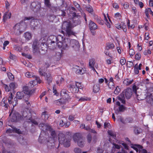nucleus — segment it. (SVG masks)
Instances as JSON below:
<instances>
[{
	"label": "nucleus",
	"instance_id": "nucleus-1",
	"mask_svg": "<svg viewBox=\"0 0 153 153\" xmlns=\"http://www.w3.org/2000/svg\"><path fill=\"white\" fill-rule=\"evenodd\" d=\"M39 127L43 131L45 128L46 130L49 131V132L51 134V137L49 138V140H48L47 144L48 148L50 149H54V147L55 148H58L59 145L58 144L56 145V144L54 143L55 139L57 138L55 131L49 125L41 123L39 124Z\"/></svg>",
	"mask_w": 153,
	"mask_h": 153
},
{
	"label": "nucleus",
	"instance_id": "nucleus-2",
	"mask_svg": "<svg viewBox=\"0 0 153 153\" xmlns=\"http://www.w3.org/2000/svg\"><path fill=\"white\" fill-rule=\"evenodd\" d=\"M50 37L51 38L53 37V39H56V42L58 48L61 50L66 49L68 47V44L67 43H68L70 41V39L68 38H65L63 40V37L60 35H58L56 36H51Z\"/></svg>",
	"mask_w": 153,
	"mask_h": 153
},
{
	"label": "nucleus",
	"instance_id": "nucleus-3",
	"mask_svg": "<svg viewBox=\"0 0 153 153\" xmlns=\"http://www.w3.org/2000/svg\"><path fill=\"white\" fill-rule=\"evenodd\" d=\"M7 99L10 105H13V108L16 106L17 104V100L15 97L13 99L12 97V94L11 92L10 93V95L7 97H4L1 101V105L2 106L4 107V110H7L9 106L7 102Z\"/></svg>",
	"mask_w": 153,
	"mask_h": 153
},
{
	"label": "nucleus",
	"instance_id": "nucleus-4",
	"mask_svg": "<svg viewBox=\"0 0 153 153\" xmlns=\"http://www.w3.org/2000/svg\"><path fill=\"white\" fill-rule=\"evenodd\" d=\"M26 27V25L23 22L16 24L13 27L14 33L16 35H19L24 32Z\"/></svg>",
	"mask_w": 153,
	"mask_h": 153
},
{
	"label": "nucleus",
	"instance_id": "nucleus-5",
	"mask_svg": "<svg viewBox=\"0 0 153 153\" xmlns=\"http://www.w3.org/2000/svg\"><path fill=\"white\" fill-rule=\"evenodd\" d=\"M132 95V90L130 88H127L124 90L118 97L119 100H120L123 104L125 103L124 100L125 97L127 99L130 98Z\"/></svg>",
	"mask_w": 153,
	"mask_h": 153
},
{
	"label": "nucleus",
	"instance_id": "nucleus-6",
	"mask_svg": "<svg viewBox=\"0 0 153 153\" xmlns=\"http://www.w3.org/2000/svg\"><path fill=\"white\" fill-rule=\"evenodd\" d=\"M66 26L65 31L66 32V35L69 36L71 35L75 36L76 33L74 32L72 29V28L73 27L71 26V24L69 22L66 21L64 22L63 24L62 27H64V26Z\"/></svg>",
	"mask_w": 153,
	"mask_h": 153
},
{
	"label": "nucleus",
	"instance_id": "nucleus-7",
	"mask_svg": "<svg viewBox=\"0 0 153 153\" xmlns=\"http://www.w3.org/2000/svg\"><path fill=\"white\" fill-rule=\"evenodd\" d=\"M9 118H10V121L12 122H16L25 118L22 115V117H21L17 112L14 111L13 109L11 112L10 114Z\"/></svg>",
	"mask_w": 153,
	"mask_h": 153
},
{
	"label": "nucleus",
	"instance_id": "nucleus-8",
	"mask_svg": "<svg viewBox=\"0 0 153 153\" xmlns=\"http://www.w3.org/2000/svg\"><path fill=\"white\" fill-rule=\"evenodd\" d=\"M74 142H77L78 146L80 147L84 146L85 144V140L79 134H76L73 136Z\"/></svg>",
	"mask_w": 153,
	"mask_h": 153
},
{
	"label": "nucleus",
	"instance_id": "nucleus-9",
	"mask_svg": "<svg viewBox=\"0 0 153 153\" xmlns=\"http://www.w3.org/2000/svg\"><path fill=\"white\" fill-rule=\"evenodd\" d=\"M23 20L24 22L26 21H29V22H30V25L34 28H35L36 27H37L39 25V21L35 19L32 16L25 17Z\"/></svg>",
	"mask_w": 153,
	"mask_h": 153
},
{
	"label": "nucleus",
	"instance_id": "nucleus-10",
	"mask_svg": "<svg viewBox=\"0 0 153 153\" xmlns=\"http://www.w3.org/2000/svg\"><path fill=\"white\" fill-rule=\"evenodd\" d=\"M22 116L25 118V119L27 120V121L29 122H31L35 125L38 124L37 122L32 120L31 113L29 110L27 109V111H23L22 113Z\"/></svg>",
	"mask_w": 153,
	"mask_h": 153
},
{
	"label": "nucleus",
	"instance_id": "nucleus-11",
	"mask_svg": "<svg viewBox=\"0 0 153 153\" xmlns=\"http://www.w3.org/2000/svg\"><path fill=\"white\" fill-rule=\"evenodd\" d=\"M67 43L68 44V47L70 45V47L73 48V49L75 51H77L79 50V43L77 40L75 39L70 40L69 43Z\"/></svg>",
	"mask_w": 153,
	"mask_h": 153
},
{
	"label": "nucleus",
	"instance_id": "nucleus-12",
	"mask_svg": "<svg viewBox=\"0 0 153 153\" xmlns=\"http://www.w3.org/2000/svg\"><path fill=\"white\" fill-rule=\"evenodd\" d=\"M146 97L147 102L151 104H153V99L152 97V94L153 92L151 89H147L146 91Z\"/></svg>",
	"mask_w": 153,
	"mask_h": 153
},
{
	"label": "nucleus",
	"instance_id": "nucleus-13",
	"mask_svg": "<svg viewBox=\"0 0 153 153\" xmlns=\"http://www.w3.org/2000/svg\"><path fill=\"white\" fill-rule=\"evenodd\" d=\"M73 16L72 22H69L71 24V26L74 27L80 24V21L79 19V18L80 17V16H76V14L75 13H73Z\"/></svg>",
	"mask_w": 153,
	"mask_h": 153
},
{
	"label": "nucleus",
	"instance_id": "nucleus-14",
	"mask_svg": "<svg viewBox=\"0 0 153 153\" xmlns=\"http://www.w3.org/2000/svg\"><path fill=\"white\" fill-rule=\"evenodd\" d=\"M105 83L108 85V88L110 89H113L114 88V79L112 77H111L108 80L106 78H104Z\"/></svg>",
	"mask_w": 153,
	"mask_h": 153
},
{
	"label": "nucleus",
	"instance_id": "nucleus-15",
	"mask_svg": "<svg viewBox=\"0 0 153 153\" xmlns=\"http://www.w3.org/2000/svg\"><path fill=\"white\" fill-rule=\"evenodd\" d=\"M39 72L40 75L42 76H45L46 80L47 81L49 84L51 82L52 80V77L50 74L48 72H47L46 73H44L43 74L42 69L41 68L39 69Z\"/></svg>",
	"mask_w": 153,
	"mask_h": 153
},
{
	"label": "nucleus",
	"instance_id": "nucleus-16",
	"mask_svg": "<svg viewBox=\"0 0 153 153\" xmlns=\"http://www.w3.org/2000/svg\"><path fill=\"white\" fill-rule=\"evenodd\" d=\"M41 7L40 3L38 1H34L31 4L30 7L34 11H37L39 10Z\"/></svg>",
	"mask_w": 153,
	"mask_h": 153
},
{
	"label": "nucleus",
	"instance_id": "nucleus-17",
	"mask_svg": "<svg viewBox=\"0 0 153 153\" xmlns=\"http://www.w3.org/2000/svg\"><path fill=\"white\" fill-rule=\"evenodd\" d=\"M70 125V123L67 121L65 118H62L59 121V125L62 127L65 126L66 128L68 127Z\"/></svg>",
	"mask_w": 153,
	"mask_h": 153
},
{
	"label": "nucleus",
	"instance_id": "nucleus-18",
	"mask_svg": "<svg viewBox=\"0 0 153 153\" xmlns=\"http://www.w3.org/2000/svg\"><path fill=\"white\" fill-rule=\"evenodd\" d=\"M39 44H38L37 40H35L32 45V48L33 52L34 53H37L39 52V49L40 46H39Z\"/></svg>",
	"mask_w": 153,
	"mask_h": 153
},
{
	"label": "nucleus",
	"instance_id": "nucleus-19",
	"mask_svg": "<svg viewBox=\"0 0 153 153\" xmlns=\"http://www.w3.org/2000/svg\"><path fill=\"white\" fill-rule=\"evenodd\" d=\"M12 129L9 128L6 131V133L9 134L10 135H12L10 134L13 133L15 132L19 134L21 133V131L19 129H18L14 127H12Z\"/></svg>",
	"mask_w": 153,
	"mask_h": 153
},
{
	"label": "nucleus",
	"instance_id": "nucleus-20",
	"mask_svg": "<svg viewBox=\"0 0 153 153\" xmlns=\"http://www.w3.org/2000/svg\"><path fill=\"white\" fill-rule=\"evenodd\" d=\"M70 88V90L72 93H77L78 91V88L77 87V84L76 83L71 84Z\"/></svg>",
	"mask_w": 153,
	"mask_h": 153
},
{
	"label": "nucleus",
	"instance_id": "nucleus-21",
	"mask_svg": "<svg viewBox=\"0 0 153 153\" xmlns=\"http://www.w3.org/2000/svg\"><path fill=\"white\" fill-rule=\"evenodd\" d=\"M23 92L24 94H26L28 95H31L33 91L32 90H30L28 86H24L23 87Z\"/></svg>",
	"mask_w": 153,
	"mask_h": 153
},
{
	"label": "nucleus",
	"instance_id": "nucleus-22",
	"mask_svg": "<svg viewBox=\"0 0 153 153\" xmlns=\"http://www.w3.org/2000/svg\"><path fill=\"white\" fill-rule=\"evenodd\" d=\"M58 140L59 143L62 144L65 141V135L62 133H59L58 135Z\"/></svg>",
	"mask_w": 153,
	"mask_h": 153
},
{
	"label": "nucleus",
	"instance_id": "nucleus-23",
	"mask_svg": "<svg viewBox=\"0 0 153 153\" xmlns=\"http://www.w3.org/2000/svg\"><path fill=\"white\" fill-rule=\"evenodd\" d=\"M60 94L63 97V98L67 101L70 100V97L68 94H67V91L65 89H63L61 91Z\"/></svg>",
	"mask_w": 153,
	"mask_h": 153
},
{
	"label": "nucleus",
	"instance_id": "nucleus-24",
	"mask_svg": "<svg viewBox=\"0 0 153 153\" xmlns=\"http://www.w3.org/2000/svg\"><path fill=\"white\" fill-rule=\"evenodd\" d=\"M88 26L90 30H95L97 28V25L91 20L90 21Z\"/></svg>",
	"mask_w": 153,
	"mask_h": 153
},
{
	"label": "nucleus",
	"instance_id": "nucleus-25",
	"mask_svg": "<svg viewBox=\"0 0 153 153\" xmlns=\"http://www.w3.org/2000/svg\"><path fill=\"white\" fill-rule=\"evenodd\" d=\"M95 63V60L94 59H89V63L90 68H91L93 71H95L97 74H98V73L96 71L94 68V65Z\"/></svg>",
	"mask_w": 153,
	"mask_h": 153
},
{
	"label": "nucleus",
	"instance_id": "nucleus-26",
	"mask_svg": "<svg viewBox=\"0 0 153 153\" xmlns=\"http://www.w3.org/2000/svg\"><path fill=\"white\" fill-rule=\"evenodd\" d=\"M68 102V101L64 99H61L56 100L55 103L57 105H60L62 104L66 103Z\"/></svg>",
	"mask_w": 153,
	"mask_h": 153
},
{
	"label": "nucleus",
	"instance_id": "nucleus-27",
	"mask_svg": "<svg viewBox=\"0 0 153 153\" xmlns=\"http://www.w3.org/2000/svg\"><path fill=\"white\" fill-rule=\"evenodd\" d=\"M86 69L85 68L78 66V68L76 71V73L80 74H83L86 72Z\"/></svg>",
	"mask_w": 153,
	"mask_h": 153
},
{
	"label": "nucleus",
	"instance_id": "nucleus-28",
	"mask_svg": "<svg viewBox=\"0 0 153 153\" xmlns=\"http://www.w3.org/2000/svg\"><path fill=\"white\" fill-rule=\"evenodd\" d=\"M24 36L26 40L28 41L31 39L32 35L30 33L27 32L25 33Z\"/></svg>",
	"mask_w": 153,
	"mask_h": 153
},
{
	"label": "nucleus",
	"instance_id": "nucleus-29",
	"mask_svg": "<svg viewBox=\"0 0 153 153\" xmlns=\"http://www.w3.org/2000/svg\"><path fill=\"white\" fill-rule=\"evenodd\" d=\"M11 13L9 12H6L3 16V21L5 22L7 19H9L11 18Z\"/></svg>",
	"mask_w": 153,
	"mask_h": 153
},
{
	"label": "nucleus",
	"instance_id": "nucleus-30",
	"mask_svg": "<svg viewBox=\"0 0 153 153\" xmlns=\"http://www.w3.org/2000/svg\"><path fill=\"white\" fill-rule=\"evenodd\" d=\"M24 97V92H18L16 94V99H21Z\"/></svg>",
	"mask_w": 153,
	"mask_h": 153
},
{
	"label": "nucleus",
	"instance_id": "nucleus-31",
	"mask_svg": "<svg viewBox=\"0 0 153 153\" xmlns=\"http://www.w3.org/2000/svg\"><path fill=\"white\" fill-rule=\"evenodd\" d=\"M62 50L61 49V51ZM62 56V51L61 52H57L56 53L54 56V59L56 60H59Z\"/></svg>",
	"mask_w": 153,
	"mask_h": 153
},
{
	"label": "nucleus",
	"instance_id": "nucleus-32",
	"mask_svg": "<svg viewBox=\"0 0 153 153\" xmlns=\"http://www.w3.org/2000/svg\"><path fill=\"white\" fill-rule=\"evenodd\" d=\"M114 109L115 110V113L117 115L119 111H123L125 109V108L123 105H122L119 106V111L117 110H116L115 107L114 108Z\"/></svg>",
	"mask_w": 153,
	"mask_h": 153
},
{
	"label": "nucleus",
	"instance_id": "nucleus-33",
	"mask_svg": "<svg viewBox=\"0 0 153 153\" xmlns=\"http://www.w3.org/2000/svg\"><path fill=\"white\" fill-rule=\"evenodd\" d=\"M13 49L17 51L20 52L22 50L21 46L18 45H15L13 46Z\"/></svg>",
	"mask_w": 153,
	"mask_h": 153
},
{
	"label": "nucleus",
	"instance_id": "nucleus-34",
	"mask_svg": "<svg viewBox=\"0 0 153 153\" xmlns=\"http://www.w3.org/2000/svg\"><path fill=\"white\" fill-rule=\"evenodd\" d=\"M71 139H66L65 141L62 144L64 146L66 147H69L70 145Z\"/></svg>",
	"mask_w": 153,
	"mask_h": 153
},
{
	"label": "nucleus",
	"instance_id": "nucleus-35",
	"mask_svg": "<svg viewBox=\"0 0 153 153\" xmlns=\"http://www.w3.org/2000/svg\"><path fill=\"white\" fill-rule=\"evenodd\" d=\"M108 132L109 135L111 137L115 139L116 135L115 132L111 130H108Z\"/></svg>",
	"mask_w": 153,
	"mask_h": 153
},
{
	"label": "nucleus",
	"instance_id": "nucleus-36",
	"mask_svg": "<svg viewBox=\"0 0 153 153\" xmlns=\"http://www.w3.org/2000/svg\"><path fill=\"white\" fill-rule=\"evenodd\" d=\"M100 87L99 85H95L93 88V91L94 92L96 93L98 92L100 90Z\"/></svg>",
	"mask_w": 153,
	"mask_h": 153
},
{
	"label": "nucleus",
	"instance_id": "nucleus-37",
	"mask_svg": "<svg viewBox=\"0 0 153 153\" xmlns=\"http://www.w3.org/2000/svg\"><path fill=\"white\" fill-rule=\"evenodd\" d=\"M86 10L89 13H92L93 12V9L92 7L90 5H88L85 7Z\"/></svg>",
	"mask_w": 153,
	"mask_h": 153
},
{
	"label": "nucleus",
	"instance_id": "nucleus-38",
	"mask_svg": "<svg viewBox=\"0 0 153 153\" xmlns=\"http://www.w3.org/2000/svg\"><path fill=\"white\" fill-rule=\"evenodd\" d=\"M133 79H126L123 81V83L124 84L127 85H128L131 84L132 82Z\"/></svg>",
	"mask_w": 153,
	"mask_h": 153
},
{
	"label": "nucleus",
	"instance_id": "nucleus-39",
	"mask_svg": "<svg viewBox=\"0 0 153 153\" xmlns=\"http://www.w3.org/2000/svg\"><path fill=\"white\" fill-rule=\"evenodd\" d=\"M114 47V45L113 43H108L107 44L106 48L108 49H112Z\"/></svg>",
	"mask_w": 153,
	"mask_h": 153
},
{
	"label": "nucleus",
	"instance_id": "nucleus-40",
	"mask_svg": "<svg viewBox=\"0 0 153 153\" xmlns=\"http://www.w3.org/2000/svg\"><path fill=\"white\" fill-rule=\"evenodd\" d=\"M42 118L44 119L45 120H48L49 117L48 114H46V112H42Z\"/></svg>",
	"mask_w": 153,
	"mask_h": 153
},
{
	"label": "nucleus",
	"instance_id": "nucleus-41",
	"mask_svg": "<svg viewBox=\"0 0 153 153\" xmlns=\"http://www.w3.org/2000/svg\"><path fill=\"white\" fill-rule=\"evenodd\" d=\"M91 100V98H88L86 97H81L80 99L79 100V101L80 102H83L85 101H88Z\"/></svg>",
	"mask_w": 153,
	"mask_h": 153
},
{
	"label": "nucleus",
	"instance_id": "nucleus-42",
	"mask_svg": "<svg viewBox=\"0 0 153 153\" xmlns=\"http://www.w3.org/2000/svg\"><path fill=\"white\" fill-rule=\"evenodd\" d=\"M33 73L27 72L25 74V76L27 78H30L31 77H34L35 76L33 74Z\"/></svg>",
	"mask_w": 153,
	"mask_h": 153
},
{
	"label": "nucleus",
	"instance_id": "nucleus-43",
	"mask_svg": "<svg viewBox=\"0 0 153 153\" xmlns=\"http://www.w3.org/2000/svg\"><path fill=\"white\" fill-rule=\"evenodd\" d=\"M16 84L15 82L11 83L9 84V87L11 90H14L16 88Z\"/></svg>",
	"mask_w": 153,
	"mask_h": 153
},
{
	"label": "nucleus",
	"instance_id": "nucleus-44",
	"mask_svg": "<svg viewBox=\"0 0 153 153\" xmlns=\"http://www.w3.org/2000/svg\"><path fill=\"white\" fill-rule=\"evenodd\" d=\"M7 75L9 79L11 80H13L14 79V76L13 74L10 73L8 72L7 73Z\"/></svg>",
	"mask_w": 153,
	"mask_h": 153
},
{
	"label": "nucleus",
	"instance_id": "nucleus-45",
	"mask_svg": "<svg viewBox=\"0 0 153 153\" xmlns=\"http://www.w3.org/2000/svg\"><path fill=\"white\" fill-rule=\"evenodd\" d=\"M36 84V82L35 80H32L30 81L29 82V85L30 87L32 88L35 86Z\"/></svg>",
	"mask_w": 153,
	"mask_h": 153
},
{
	"label": "nucleus",
	"instance_id": "nucleus-46",
	"mask_svg": "<svg viewBox=\"0 0 153 153\" xmlns=\"http://www.w3.org/2000/svg\"><path fill=\"white\" fill-rule=\"evenodd\" d=\"M4 88L5 89V90L6 92H9L11 90V89H10V88L6 84H4Z\"/></svg>",
	"mask_w": 153,
	"mask_h": 153
},
{
	"label": "nucleus",
	"instance_id": "nucleus-47",
	"mask_svg": "<svg viewBox=\"0 0 153 153\" xmlns=\"http://www.w3.org/2000/svg\"><path fill=\"white\" fill-rule=\"evenodd\" d=\"M109 50L106 49H105L104 51L105 54L107 56H109V57L112 58V57L111 54L110 53L109 51Z\"/></svg>",
	"mask_w": 153,
	"mask_h": 153
},
{
	"label": "nucleus",
	"instance_id": "nucleus-48",
	"mask_svg": "<svg viewBox=\"0 0 153 153\" xmlns=\"http://www.w3.org/2000/svg\"><path fill=\"white\" fill-rule=\"evenodd\" d=\"M139 69L138 68V65L136 64L134 67V73L136 74H138L139 73Z\"/></svg>",
	"mask_w": 153,
	"mask_h": 153
},
{
	"label": "nucleus",
	"instance_id": "nucleus-49",
	"mask_svg": "<svg viewBox=\"0 0 153 153\" xmlns=\"http://www.w3.org/2000/svg\"><path fill=\"white\" fill-rule=\"evenodd\" d=\"M135 58L137 60H139L141 57V54L140 53H137L135 56Z\"/></svg>",
	"mask_w": 153,
	"mask_h": 153
},
{
	"label": "nucleus",
	"instance_id": "nucleus-50",
	"mask_svg": "<svg viewBox=\"0 0 153 153\" xmlns=\"http://www.w3.org/2000/svg\"><path fill=\"white\" fill-rule=\"evenodd\" d=\"M135 53L134 50L132 49H131L129 51V54L130 56L132 57Z\"/></svg>",
	"mask_w": 153,
	"mask_h": 153
},
{
	"label": "nucleus",
	"instance_id": "nucleus-51",
	"mask_svg": "<svg viewBox=\"0 0 153 153\" xmlns=\"http://www.w3.org/2000/svg\"><path fill=\"white\" fill-rule=\"evenodd\" d=\"M143 53L145 55H147L151 54V51L150 49H149L148 50H145L143 52Z\"/></svg>",
	"mask_w": 153,
	"mask_h": 153
},
{
	"label": "nucleus",
	"instance_id": "nucleus-52",
	"mask_svg": "<svg viewBox=\"0 0 153 153\" xmlns=\"http://www.w3.org/2000/svg\"><path fill=\"white\" fill-rule=\"evenodd\" d=\"M120 89L118 86H117L114 91V93L115 94H118L120 91Z\"/></svg>",
	"mask_w": 153,
	"mask_h": 153
},
{
	"label": "nucleus",
	"instance_id": "nucleus-53",
	"mask_svg": "<svg viewBox=\"0 0 153 153\" xmlns=\"http://www.w3.org/2000/svg\"><path fill=\"white\" fill-rule=\"evenodd\" d=\"M45 4L47 7L50 8L51 4L49 0H45Z\"/></svg>",
	"mask_w": 153,
	"mask_h": 153
},
{
	"label": "nucleus",
	"instance_id": "nucleus-54",
	"mask_svg": "<svg viewBox=\"0 0 153 153\" xmlns=\"http://www.w3.org/2000/svg\"><path fill=\"white\" fill-rule=\"evenodd\" d=\"M121 29H123L124 32H126L127 31V28L125 24L123 23L122 24Z\"/></svg>",
	"mask_w": 153,
	"mask_h": 153
},
{
	"label": "nucleus",
	"instance_id": "nucleus-55",
	"mask_svg": "<svg viewBox=\"0 0 153 153\" xmlns=\"http://www.w3.org/2000/svg\"><path fill=\"white\" fill-rule=\"evenodd\" d=\"M113 148H114L118 149H120V148L121 146L120 145H117L114 143H113Z\"/></svg>",
	"mask_w": 153,
	"mask_h": 153
},
{
	"label": "nucleus",
	"instance_id": "nucleus-56",
	"mask_svg": "<svg viewBox=\"0 0 153 153\" xmlns=\"http://www.w3.org/2000/svg\"><path fill=\"white\" fill-rule=\"evenodd\" d=\"M120 64L122 65H124V64H125L126 62V60L123 57L120 60Z\"/></svg>",
	"mask_w": 153,
	"mask_h": 153
},
{
	"label": "nucleus",
	"instance_id": "nucleus-57",
	"mask_svg": "<svg viewBox=\"0 0 153 153\" xmlns=\"http://www.w3.org/2000/svg\"><path fill=\"white\" fill-rule=\"evenodd\" d=\"M104 128H110L111 127V125L110 123H109L105 122L104 123Z\"/></svg>",
	"mask_w": 153,
	"mask_h": 153
},
{
	"label": "nucleus",
	"instance_id": "nucleus-58",
	"mask_svg": "<svg viewBox=\"0 0 153 153\" xmlns=\"http://www.w3.org/2000/svg\"><path fill=\"white\" fill-rule=\"evenodd\" d=\"M127 65L128 67L131 68L133 65V63L132 61H129L127 62Z\"/></svg>",
	"mask_w": 153,
	"mask_h": 153
},
{
	"label": "nucleus",
	"instance_id": "nucleus-59",
	"mask_svg": "<svg viewBox=\"0 0 153 153\" xmlns=\"http://www.w3.org/2000/svg\"><path fill=\"white\" fill-rule=\"evenodd\" d=\"M34 77L35 78V79L37 83H41L42 81L39 77H37V76H35Z\"/></svg>",
	"mask_w": 153,
	"mask_h": 153
},
{
	"label": "nucleus",
	"instance_id": "nucleus-60",
	"mask_svg": "<svg viewBox=\"0 0 153 153\" xmlns=\"http://www.w3.org/2000/svg\"><path fill=\"white\" fill-rule=\"evenodd\" d=\"M141 131L140 130L137 128H135L134 130V133L136 134H139Z\"/></svg>",
	"mask_w": 153,
	"mask_h": 153
},
{
	"label": "nucleus",
	"instance_id": "nucleus-61",
	"mask_svg": "<svg viewBox=\"0 0 153 153\" xmlns=\"http://www.w3.org/2000/svg\"><path fill=\"white\" fill-rule=\"evenodd\" d=\"M132 89L134 93H135V94H137V86L135 85H133Z\"/></svg>",
	"mask_w": 153,
	"mask_h": 153
},
{
	"label": "nucleus",
	"instance_id": "nucleus-62",
	"mask_svg": "<svg viewBox=\"0 0 153 153\" xmlns=\"http://www.w3.org/2000/svg\"><path fill=\"white\" fill-rule=\"evenodd\" d=\"M74 152L76 153H81V150L79 148H75L74 150Z\"/></svg>",
	"mask_w": 153,
	"mask_h": 153
},
{
	"label": "nucleus",
	"instance_id": "nucleus-63",
	"mask_svg": "<svg viewBox=\"0 0 153 153\" xmlns=\"http://www.w3.org/2000/svg\"><path fill=\"white\" fill-rule=\"evenodd\" d=\"M123 6L124 8L127 9L129 7V4L128 3L126 2L123 4Z\"/></svg>",
	"mask_w": 153,
	"mask_h": 153
},
{
	"label": "nucleus",
	"instance_id": "nucleus-64",
	"mask_svg": "<svg viewBox=\"0 0 153 153\" xmlns=\"http://www.w3.org/2000/svg\"><path fill=\"white\" fill-rule=\"evenodd\" d=\"M10 58L12 60H15L16 58V56L15 55L12 54L11 53H10Z\"/></svg>",
	"mask_w": 153,
	"mask_h": 153
}]
</instances>
